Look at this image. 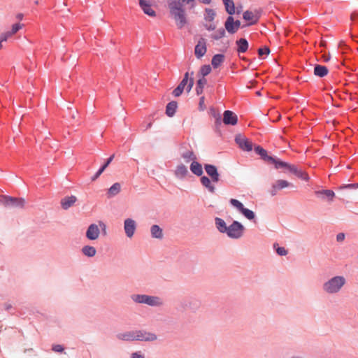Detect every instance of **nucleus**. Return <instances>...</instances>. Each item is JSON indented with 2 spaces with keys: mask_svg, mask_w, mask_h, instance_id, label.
<instances>
[{
  "mask_svg": "<svg viewBox=\"0 0 358 358\" xmlns=\"http://www.w3.org/2000/svg\"><path fill=\"white\" fill-rule=\"evenodd\" d=\"M22 24L19 22L13 24L12 25L11 30L2 33L3 34V39L8 40L9 37L16 34L20 29H22Z\"/></svg>",
  "mask_w": 358,
  "mask_h": 358,
  "instance_id": "7c9ffc66",
  "label": "nucleus"
},
{
  "mask_svg": "<svg viewBox=\"0 0 358 358\" xmlns=\"http://www.w3.org/2000/svg\"><path fill=\"white\" fill-rule=\"evenodd\" d=\"M105 171V169L101 166L98 171L94 173L93 176L91 178L92 181H95L102 174V173Z\"/></svg>",
  "mask_w": 358,
  "mask_h": 358,
  "instance_id": "de8ad7c7",
  "label": "nucleus"
},
{
  "mask_svg": "<svg viewBox=\"0 0 358 358\" xmlns=\"http://www.w3.org/2000/svg\"><path fill=\"white\" fill-rule=\"evenodd\" d=\"M136 336L137 341H138L152 342L156 341L157 338L155 334L148 332L144 330H137Z\"/></svg>",
  "mask_w": 358,
  "mask_h": 358,
  "instance_id": "2eb2a0df",
  "label": "nucleus"
},
{
  "mask_svg": "<svg viewBox=\"0 0 358 358\" xmlns=\"http://www.w3.org/2000/svg\"><path fill=\"white\" fill-rule=\"evenodd\" d=\"M200 3L208 5L211 3L212 0H198Z\"/></svg>",
  "mask_w": 358,
  "mask_h": 358,
  "instance_id": "338daca9",
  "label": "nucleus"
},
{
  "mask_svg": "<svg viewBox=\"0 0 358 358\" xmlns=\"http://www.w3.org/2000/svg\"><path fill=\"white\" fill-rule=\"evenodd\" d=\"M131 300L136 303H143L152 307H158L163 305L162 299L157 296L148 294H132Z\"/></svg>",
  "mask_w": 358,
  "mask_h": 358,
  "instance_id": "f03ea898",
  "label": "nucleus"
},
{
  "mask_svg": "<svg viewBox=\"0 0 358 358\" xmlns=\"http://www.w3.org/2000/svg\"><path fill=\"white\" fill-rule=\"evenodd\" d=\"M241 27V21L239 20H234V27H235V30H236V32L238 31V29L240 28Z\"/></svg>",
  "mask_w": 358,
  "mask_h": 358,
  "instance_id": "680f3d73",
  "label": "nucleus"
},
{
  "mask_svg": "<svg viewBox=\"0 0 358 358\" xmlns=\"http://www.w3.org/2000/svg\"><path fill=\"white\" fill-rule=\"evenodd\" d=\"M200 304L201 303L199 301L195 300L193 302L189 303V308L195 311L200 306Z\"/></svg>",
  "mask_w": 358,
  "mask_h": 358,
  "instance_id": "3c124183",
  "label": "nucleus"
},
{
  "mask_svg": "<svg viewBox=\"0 0 358 358\" xmlns=\"http://www.w3.org/2000/svg\"><path fill=\"white\" fill-rule=\"evenodd\" d=\"M52 350L55 352L62 353L64 350V348L62 345L60 344H54L52 345Z\"/></svg>",
  "mask_w": 358,
  "mask_h": 358,
  "instance_id": "09e8293b",
  "label": "nucleus"
},
{
  "mask_svg": "<svg viewBox=\"0 0 358 358\" xmlns=\"http://www.w3.org/2000/svg\"><path fill=\"white\" fill-rule=\"evenodd\" d=\"M201 183L205 187L210 193H215V187L212 184V180L208 176H200Z\"/></svg>",
  "mask_w": 358,
  "mask_h": 358,
  "instance_id": "b1692460",
  "label": "nucleus"
},
{
  "mask_svg": "<svg viewBox=\"0 0 358 358\" xmlns=\"http://www.w3.org/2000/svg\"><path fill=\"white\" fill-rule=\"evenodd\" d=\"M204 169L213 182H217L220 180V173L215 165L205 164Z\"/></svg>",
  "mask_w": 358,
  "mask_h": 358,
  "instance_id": "9b49d317",
  "label": "nucleus"
},
{
  "mask_svg": "<svg viewBox=\"0 0 358 358\" xmlns=\"http://www.w3.org/2000/svg\"><path fill=\"white\" fill-rule=\"evenodd\" d=\"M225 56L224 54L218 53L213 56L211 59V65L213 69H217L224 61Z\"/></svg>",
  "mask_w": 358,
  "mask_h": 358,
  "instance_id": "bb28decb",
  "label": "nucleus"
},
{
  "mask_svg": "<svg viewBox=\"0 0 358 358\" xmlns=\"http://www.w3.org/2000/svg\"><path fill=\"white\" fill-rule=\"evenodd\" d=\"M345 282L346 280L343 276L336 275L325 282L322 285V289L327 294H336L341 289Z\"/></svg>",
  "mask_w": 358,
  "mask_h": 358,
  "instance_id": "f257e3e1",
  "label": "nucleus"
},
{
  "mask_svg": "<svg viewBox=\"0 0 358 358\" xmlns=\"http://www.w3.org/2000/svg\"><path fill=\"white\" fill-rule=\"evenodd\" d=\"M259 15L254 14L252 11L247 10L243 13V18L248 22L247 26L256 24L259 20Z\"/></svg>",
  "mask_w": 358,
  "mask_h": 358,
  "instance_id": "f3484780",
  "label": "nucleus"
},
{
  "mask_svg": "<svg viewBox=\"0 0 358 358\" xmlns=\"http://www.w3.org/2000/svg\"><path fill=\"white\" fill-rule=\"evenodd\" d=\"M204 101H205V97L203 96H201L199 98V108L201 111H203L206 109V106L204 104Z\"/></svg>",
  "mask_w": 358,
  "mask_h": 358,
  "instance_id": "864d4df0",
  "label": "nucleus"
},
{
  "mask_svg": "<svg viewBox=\"0 0 358 358\" xmlns=\"http://www.w3.org/2000/svg\"><path fill=\"white\" fill-rule=\"evenodd\" d=\"M171 14L177 22L178 28H182L187 23V19L184 8H169Z\"/></svg>",
  "mask_w": 358,
  "mask_h": 358,
  "instance_id": "6e6552de",
  "label": "nucleus"
},
{
  "mask_svg": "<svg viewBox=\"0 0 358 358\" xmlns=\"http://www.w3.org/2000/svg\"><path fill=\"white\" fill-rule=\"evenodd\" d=\"M178 108V103L176 101H171L166 104V115L172 117L175 115L176 110Z\"/></svg>",
  "mask_w": 358,
  "mask_h": 358,
  "instance_id": "393cba45",
  "label": "nucleus"
},
{
  "mask_svg": "<svg viewBox=\"0 0 358 358\" xmlns=\"http://www.w3.org/2000/svg\"><path fill=\"white\" fill-rule=\"evenodd\" d=\"M0 203L4 207L8 208H22L24 206L25 201L23 198H17L8 195H1Z\"/></svg>",
  "mask_w": 358,
  "mask_h": 358,
  "instance_id": "20e7f679",
  "label": "nucleus"
},
{
  "mask_svg": "<svg viewBox=\"0 0 358 358\" xmlns=\"http://www.w3.org/2000/svg\"><path fill=\"white\" fill-rule=\"evenodd\" d=\"M193 75L194 71H191V73L187 71L184 74L183 78L178 84V85L181 87L182 89H186L187 93H189L191 91L194 83V78L192 77Z\"/></svg>",
  "mask_w": 358,
  "mask_h": 358,
  "instance_id": "9d476101",
  "label": "nucleus"
},
{
  "mask_svg": "<svg viewBox=\"0 0 358 358\" xmlns=\"http://www.w3.org/2000/svg\"><path fill=\"white\" fill-rule=\"evenodd\" d=\"M207 51L206 41L203 38H201L194 47V55L197 59L203 57Z\"/></svg>",
  "mask_w": 358,
  "mask_h": 358,
  "instance_id": "ddd939ff",
  "label": "nucleus"
},
{
  "mask_svg": "<svg viewBox=\"0 0 358 358\" xmlns=\"http://www.w3.org/2000/svg\"><path fill=\"white\" fill-rule=\"evenodd\" d=\"M190 171L196 176H201L203 173L202 165L197 161H193L190 164Z\"/></svg>",
  "mask_w": 358,
  "mask_h": 358,
  "instance_id": "cd10ccee",
  "label": "nucleus"
},
{
  "mask_svg": "<svg viewBox=\"0 0 358 358\" xmlns=\"http://www.w3.org/2000/svg\"><path fill=\"white\" fill-rule=\"evenodd\" d=\"M229 203L237 209L245 218L256 223V215L255 212L249 208H247L238 199H231Z\"/></svg>",
  "mask_w": 358,
  "mask_h": 358,
  "instance_id": "39448f33",
  "label": "nucleus"
},
{
  "mask_svg": "<svg viewBox=\"0 0 358 358\" xmlns=\"http://www.w3.org/2000/svg\"><path fill=\"white\" fill-rule=\"evenodd\" d=\"M274 184L279 190L292 185L285 180H278Z\"/></svg>",
  "mask_w": 358,
  "mask_h": 358,
  "instance_id": "79ce46f5",
  "label": "nucleus"
},
{
  "mask_svg": "<svg viewBox=\"0 0 358 358\" xmlns=\"http://www.w3.org/2000/svg\"><path fill=\"white\" fill-rule=\"evenodd\" d=\"M113 158H114V155H112L110 157H109L106 159V161L104 162V164H102L101 166L106 169L109 166V164L111 163Z\"/></svg>",
  "mask_w": 358,
  "mask_h": 358,
  "instance_id": "6e6d98bb",
  "label": "nucleus"
},
{
  "mask_svg": "<svg viewBox=\"0 0 358 358\" xmlns=\"http://www.w3.org/2000/svg\"><path fill=\"white\" fill-rule=\"evenodd\" d=\"M270 53V49L267 46H264L258 49V55L259 57L267 56Z\"/></svg>",
  "mask_w": 358,
  "mask_h": 358,
  "instance_id": "49530a36",
  "label": "nucleus"
},
{
  "mask_svg": "<svg viewBox=\"0 0 358 358\" xmlns=\"http://www.w3.org/2000/svg\"><path fill=\"white\" fill-rule=\"evenodd\" d=\"M99 227H101V231L106 234V225L105 223H103V222L100 221L99 222Z\"/></svg>",
  "mask_w": 358,
  "mask_h": 358,
  "instance_id": "052dcab7",
  "label": "nucleus"
},
{
  "mask_svg": "<svg viewBox=\"0 0 358 358\" xmlns=\"http://www.w3.org/2000/svg\"><path fill=\"white\" fill-rule=\"evenodd\" d=\"M210 115L214 118V119H216L219 117L221 116V115L220 114V113H217L214 108H210Z\"/></svg>",
  "mask_w": 358,
  "mask_h": 358,
  "instance_id": "5fc2aeb1",
  "label": "nucleus"
},
{
  "mask_svg": "<svg viewBox=\"0 0 358 358\" xmlns=\"http://www.w3.org/2000/svg\"><path fill=\"white\" fill-rule=\"evenodd\" d=\"M212 71V68L209 64L202 65L199 71V75L201 76V78H205Z\"/></svg>",
  "mask_w": 358,
  "mask_h": 358,
  "instance_id": "58836bf2",
  "label": "nucleus"
},
{
  "mask_svg": "<svg viewBox=\"0 0 358 358\" xmlns=\"http://www.w3.org/2000/svg\"><path fill=\"white\" fill-rule=\"evenodd\" d=\"M100 229L97 224H91L87 229L85 236L90 241H95L99 238Z\"/></svg>",
  "mask_w": 358,
  "mask_h": 358,
  "instance_id": "dca6fc26",
  "label": "nucleus"
},
{
  "mask_svg": "<svg viewBox=\"0 0 358 358\" xmlns=\"http://www.w3.org/2000/svg\"><path fill=\"white\" fill-rule=\"evenodd\" d=\"M278 190H279V189L276 187V186L275 185V184H273V185H272V187H271V189L270 190V193H271V196H275V195H276L277 192H278Z\"/></svg>",
  "mask_w": 358,
  "mask_h": 358,
  "instance_id": "bf43d9fd",
  "label": "nucleus"
},
{
  "mask_svg": "<svg viewBox=\"0 0 358 358\" xmlns=\"http://www.w3.org/2000/svg\"><path fill=\"white\" fill-rule=\"evenodd\" d=\"M136 229V222L131 218H127L124 221V230L128 238H131Z\"/></svg>",
  "mask_w": 358,
  "mask_h": 358,
  "instance_id": "4468645a",
  "label": "nucleus"
},
{
  "mask_svg": "<svg viewBox=\"0 0 358 358\" xmlns=\"http://www.w3.org/2000/svg\"><path fill=\"white\" fill-rule=\"evenodd\" d=\"M215 15H216V13H215V11L213 9L209 8H206L205 9V17H204V19L206 21H209V22L213 21L214 19H215Z\"/></svg>",
  "mask_w": 358,
  "mask_h": 358,
  "instance_id": "4c0bfd02",
  "label": "nucleus"
},
{
  "mask_svg": "<svg viewBox=\"0 0 358 358\" xmlns=\"http://www.w3.org/2000/svg\"><path fill=\"white\" fill-rule=\"evenodd\" d=\"M77 201L76 196L71 195L70 196H65L61 200V206L64 210H67L71 208Z\"/></svg>",
  "mask_w": 358,
  "mask_h": 358,
  "instance_id": "4be33fe9",
  "label": "nucleus"
},
{
  "mask_svg": "<svg viewBox=\"0 0 358 358\" xmlns=\"http://www.w3.org/2000/svg\"><path fill=\"white\" fill-rule=\"evenodd\" d=\"M224 27L225 30H227L228 33L231 34H234L236 33L234 27V18L232 15H229L227 17L224 22Z\"/></svg>",
  "mask_w": 358,
  "mask_h": 358,
  "instance_id": "c756f323",
  "label": "nucleus"
},
{
  "mask_svg": "<svg viewBox=\"0 0 358 358\" xmlns=\"http://www.w3.org/2000/svg\"><path fill=\"white\" fill-rule=\"evenodd\" d=\"M351 20L355 21L357 19H358V13L357 12H353L350 15Z\"/></svg>",
  "mask_w": 358,
  "mask_h": 358,
  "instance_id": "0e129e2a",
  "label": "nucleus"
},
{
  "mask_svg": "<svg viewBox=\"0 0 358 358\" xmlns=\"http://www.w3.org/2000/svg\"><path fill=\"white\" fill-rule=\"evenodd\" d=\"M244 230L245 227L240 222L234 220L225 234L231 239H238L243 236Z\"/></svg>",
  "mask_w": 358,
  "mask_h": 358,
  "instance_id": "423d86ee",
  "label": "nucleus"
},
{
  "mask_svg": "<svg viewBox=\"0 0 358 358\" xmlns=\"http://www.w3.org/2000/svg\"><path fill=\"white\" fill-rule=\"evenodd\" d=\"M184 91V89H182L181 87H180L179 85H178L172 92V94L175 96V97H178L180 96L182 92Z\"/></svg>",
  "mask_w": 358,
  "mask_h": 358,
  "instance_id": "8fccbe9b",
  "label": "nucleus"
},
{
  "mask_svg": "<svg viewBox=\"0 0 358 358\" xmlns=\"http://www.w3.org/2000/svg\"><path fill=\"white\" fill-rule=\"evenodd\" d=\"M223 123V117L222 118V115L216 119H215V125H214V131L215 133L220 134H221V126Z\"/></svg>",
  "mask_w": 358,
  "mask_h": 358,
  "instance_id": "37998d69",
  "label": "nucleus"
},
{
  "mask_svg": "<svg viewBox=\"0 0 358 358\" xmlns=\"http://www.w3.org/2000/svg\"><path fill=\"white\" fill-rule=\"evenodd\" d=\"M226 12L229 15H233L236 12L235 4L233 0H222Z\"/></svg>",
  "mask_w": 358,
  "mask_h": 358,
  "instance_id": "72a5a7b5",
  "label": "nucleus"
},
{
  "mask_svg": "<svg viewBox=\"0 0 358 358\" xmlns=\"http://www.w3.org/2000/svg\"><path fill=\"white\" fill-rule=\"evenodd\" d=\"M225 29L220 28L215 34H211L210 37L215 41H218L225 36Z\"/></svg>",
  "mask_w": 358,
  "mask_h": 358,
  "instance_id": "a19ab883",
  "label": "nucleus"
},
{
  "mask_svg": "<svg viewBox=\"0 0 358 358\" xmlns=\"http://www.w3.org/2000/svg\"><path fill=\"white\" fill-rule=\"evenodd\" d=\"M254 150L255 153L260 157L261 159L268 164H273L275 169H280V166L282 165L283 161L274 155H269L267 150L259 145H255Z\"/></svg>",
  "mask_w": 358,
  "mask_h": 358,
  "instance_id": "7ed1b4c3",
  "label": "nucleus"
},
{
  "mask_svg": "<svg viewBox=\"0 0 358 358\" xmlns=\"http://www.w3.org/2000/svg\"><path fill=\"white\" fill-rule=\"evenodd\" d=\"M184 3H186L185 0H170L168 5L169 8H183Z\"/></svg>",
  "mask_w": 358,
  "mask_h": 358,
  "instance_id": "e433bc0d",
  "label": "nucleus"
},
{
  "mask_svg": "<svg viewBox=\"0 0 358 358\" xmlns=\"http://www.w3.org/2000/svg\"><path fill=\"white\" fill-rule=\"evenodd\" d=\"M358 188V183H349V184H343L338 187L339 190L343 189H355Z\"/></svg>",
  "mask_w": 358,
  "mask_h": 358,
  "instance_id": "a18cd8bd",
  "label": "nucleus"
},
{
  "mask_svg": "<svg viewBox=\"0 0 358 358\" xmlns=\"http://www.w3.org/2000/svg\"><path fill=\"white\" fill-rule=\"evenodd\" d=\"M182 157L185 160L186 162H189L191 160H192V162H193L196 159L195 155L194 154L193 151H192V150H188V151L182 153Z\"/></svg>",
  "mask_w": 358,
  "mask_h": 358,
  "instance_id": "ea45409f",
  "label": "nucleus"
},
{
  "mask_svg": "<svg viewBox=\"0 0 358 358\" xmlns=\"http://www.w3.org/2000/svg\"><path fill=\"white\" fill-rule=\"evenodd\" d=\"M17 17L19 19V20H22L23 18V14L22 13H19L17 15Z\"/></svg>",
  "mask_w": 358,
  "mask_h": 358,
  "instance_id": "774afa93",
  "label": "nucleus"
},
{
  "mask_svg": "<svg viewBox=\"0 0 358 358\" xmlns=\"http://www.w3.org/2000/svg\"><path fill=\"white\" fill-rule=\"evenodd\" d=\"M236 51L238 54L245 53L249 48V43L245 38H241L236 41Z\"/></svg>",
  "mask_w": 358,
  "mask_h": 358,
  "instance_id": "412c9836",
  "label": "nucleus"
},
{
  "mask_svg": "<svg viewBox=\"0 0 358 358\" xmlns=\"http://www.w3.org/2000/svg\"><path fill=\"white\" fill-rule=\"evenodd\" d=\"M234 140L236 143L242 150L246 152H250L252 150V143L248 138L243 136L241 134H237L236 135Z\"/></svg>",
  "mask_w": 358,
  "mask_h": 358,
  "instance_id": "1a4fd4ad",
  "label": "nucleus"
},
{
  "mask_svg": "<svg viewBox=\"0 0 358 358\" xmlns=\"http://www.w3.org/2000/svg\"><path fill=\"white\" fill-rule=\"evenodd\" d=\"M237 115L231 110H226L223 113V123L225 125L234 126L238 123Z\"/></svg>",
  "mask_w": 358,
  "mask_h": 358,
  "instance_id": "f8f14e48",
  "label": "nucleus"
},
{
  "mask_svg": "<svg viewBox=\"0 0 358 358\" xmlns=\"http://www.w3.org/2000/svg\"><path fill=\"white\" fill-rule=\"evenodd\" d=\"M315 195L322 199H326L327 201H332L335 197V193L331 189H322L315 192Z\"/></svg>",
  "mask_w": 358,
  "mask_h": 358,
  "instance_id": "a211bd4d",
  "label": "nucleus"
},
{
  "mask_svg": "<svg viewBox=\"0 0 358 358\" xmlns=\"http://www.w3.org/2000/svg\"><path fill=\"white\" fill-rule=\"evenodd\" d=\"M215 224L217 231L221 234H225L228 229L226 222L220 217H216L215 218Z\"/></svg>",
  "mask_w": 358,
  "mask_h": 358,
  "instance_id": "a878e982",
  "label": "nucleus"
},
{
  "mask_svg": "<svg viewBox=\"0 0 358 358\" xmlns=\"http://www.w3.org/2000/svg\"><path fill=\"white\" fill-rule=\"evenodd\" d=\"M188 174L187 168L182 164L178 165L175 171V175L178 178H184Z\"/></svg>",
  "mask_w": 358,
  "mask_h": 358,
  "instance_id": "f704fd0d",
  "label": "nucleus"
},
{
  "mask_svg": "<svg viewBox=\"0 0 358 358\" xmlns=\"http://www.w3.org/2000/svg\"><path fill=\"white\" fill-rule=\"evenodd\" d=\"M4 308L6 310L9 312L11 315H14L15 313L14 308L13 307V306L10 303H5Z\"/></svg>",
  "mask_w": 358,
  "mask_h": 358,
  "instance_id": "603ef678",
  "label": "nucleus"
},
{
  "mask_svg": "<svg viewBox=\"0 0 358 358\" xmlns=\"http://www.w3.org/2000/svg\"><path fill=\"white\" fill-rule=\"evenodd\" d=\"M205 27L206 29L208 30V31H213L215 29L216 27L215 24H206L205 25Z\"/></svg>",
  "mask_w": 358,
  "mask_h": 358,
  "instance_id": "e2e57ef3",
  "label": "nucleus"
},
{
  "mask_svg": "<svg viewBox=\"0 0 358 358\" xmlns=\"http://www.w3.org/2000/svg\"><path fill=\"white\" fill-rule=\"evenodd\" d=\"M116 337L121 341H137L136 331H129L124 333H119Z\"/></svg>",
  "mask_w": 358,
  "mask_h": 358,
  "instance_id": "aec40b11",
  "label": "nucleus"
},
{
  "mask_svg": "<svg viewBox=\"0 0 358 358\" xmlns=\"http://www.w3.org/2000/svg\"><path fill=\"white\" fill-rule=\"evenodd\" d=\"M207 83V80L205 78H199L196 83L195 91L197 95H201L203 92L205 85Z\"/></svg>",
  "mask_w": 358,
  "mask_h": 358,
  "instance_id": "c9c22d12",
  "label": "nucleus"
},
{
  "mask_svg": "<svg viewBox=\"0 0 358 358\" xmlns=\"http://www.w3.org/2000/svg\"><path fill=\"white\" fill-rule=\"evenodd\" d=\"M131 358H145V357L141 353V352L138 351V352H133L131 355Z\"/></svg>",
  "mask_w": 358,
  "mask_h": 358,
  "instance_id": "4d7b16f0",
  "label": "nucleus"
},
{
  "mask_svg": "<svg viewBox=\"0 0 358 358\" xmlns=\"http://www.w3.org/2000/svg\"><path fill=\"white\" fill-rule=\"evenodd\" d=\"M273 248L279 256H285L287 254V250L284 247L279 246L278 243L273 244Z\"/></svg>",
  "mask_w": 358,
  "mask_h": 358,
  "instance_id": "c03bdc74",
  "label": "nucleus"
},
{
  "mask_svg": "<svg viewBox=\"0 0 358 358\" xmlns=\"http://www.w3.org/2000/svg\"><path fill=\"white\" fill-rule=\"evenodd\" d=\"M121 189V185L119 182H115L108 189L107 197L112 198L119 194Z\"/></svg>",
  "mask_w": 358,
  "mask_h": 358,
  "instance_id": "473e14b6",
  "label": "nucleus"
},
{
  "mask_svg": "<svg viewBox=\"0 0 358 358\" xmlns=\"http://www.w3.org/2000/svg\"><path fill=\"white\" fill-rule=\"evenodd\" d=\"M151 236L154 238L162 239L164 236L162 229L157 224H153L150 227Z\"/></svg>",
  "mask_w": 358,
  "mask_h": 358,
  "instance_id": "c85d7f7f",
  "label": "nucleus"
},
{
  "mask_svg": "<svg viewBox=\"0 0 358 358\" xmlns=\"http://www.w3.org/2000/svg\"><path fill=\"white\" fill-rule=\"evenodd\" d=\"M81 252L85 257L91 258L96 255V250L94 246L87 245L82 248Z\"/></svg>",
  "mask_w": 358,
  "mask_h": 358,
  "instance_id": "2f4dec72",
  "label": "nucleus"
},
{
  "mask_svg": "<svg viewBox=\"0 0 358 358\" xmlns=\"http://www.w3.org/2000/svg\"><path fill=\"white\" fill-rule=\"evenodd\" d=\"M7 41V40H4V39H3V34H1L0 35V50H1V49L2 48V47H3V45H2V43H3V41Z\"/></svg>",
  "mask_w": 358,
  "mask_h": 358,
  "instance_id": "69168bd1",
  "label": "nucleus"
},
{
  "mask_svg": "<svg viewBox=\"0 0 358 358\" xmlns=\"http://www.w3.org/2000/svg\"><path fill=\"white\" fill-rule=\"evenodd\" d=\"M139 6L143 13L150 17L156 15L155 11L151 8L150 0H139Z\"/></svg>",
  "mask_w": 358,
  "mask_h": 358,
  "instance_id": "6ab92c4d",
  "label": "nucleus"
},
{
  "mask_svg": "<svg viewBox=\"0 0 358 358\" xmlns=\"http://www.w3.org/2000/svg\"><path fill=\"white\" fill-rule=\"evenodd\" d=\"M280 169L287 170L289 173L295 175L297 178L306 182L310 180V177L306 172L298 169L296 166L290 164L287 162H282V165L280 166Z\"/></svg>",
  "mask_w": 358,
  "mask_h": 358,
  "instance_id": "0eeeda50",
  "label": "nucleus"
},
{
  "mask_svg": "<svg viewBox=\"0 0 358 358\" xmlns=\"http://www.w3.org/2000/svg\"><path fill=\"white\" fill-rule=\"evenodd\" d=\"M345 235L344 233H338L336 235V241L338 242H341L345 239Z\"/></svg>",
  "mask_w": 358,
  "mask_h": 358,
  "instance_id": "13d9d810",
  "label": "nucleus"
},
{
  "mask_svg": "<svg viewBox=\"0 0 358 358\" xmlns=\"http://www.w3.org/2000/svg\"><path fill=\"white\" fill-rule=\"evenodd\" d=\"M329 73V69L326 66L321 64H315L314 75L319 78H324Z\"/></svg>",
  "mask_w": 358,
  "mask_h": 358,
  "instance_id": "5701e85b",
  "label": "nucleus"
}]
</instances>
